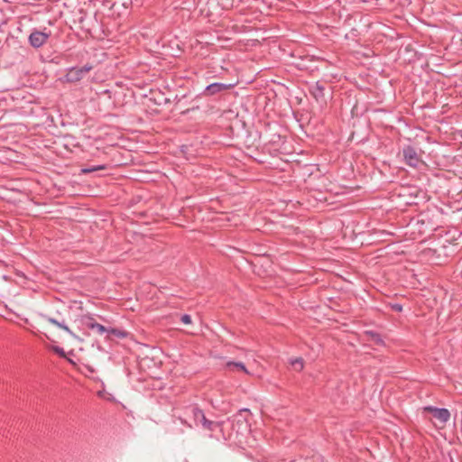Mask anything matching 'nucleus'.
<instances>
[{
    "mask_svg": "<svg viewBox=\"0 0 462 462\" xmlns=\"http://www.w3.org/2000/svg\"><path fill=\"white\" fill-rule=\"evenodd\" d=\"M185 414L188 418L192 420L193 424L189 423L187 419L180 418L182 424L189 428L200 427L208 431H214L223 426V421H214L207 419L204 411L196 405H190L186 408Z\"/></svg>",
    "mask_w": 462,
    "mask_h": 462,
    "instance_id": "nucleus-1",
    "label": "nucleus"
},
{
    "mask_svg": "<svg viewBox=\"0 0 462 462\" xmlns=\"http://www.w3.org/2000/svg\"><path fill=\"white\" fill-rule=\"evenodd\" d=\"M250 410L244 408L238 411L231 419L233 430L237 433L249 430L250 423L248 421V415H250Z\"/></svg>",
    "mask_w": 462,
    "mask_h": 462,
    "instance_id": "nucleus-2",
    "label": "nucleus"
},
{
    "mask_svg": "<svg viewBox=\"0 0 462 462\" xmlns=\"http://www.w3.org/2000/svg\"><path fill=\"white\" fill-rule=\"evenodd\" d=\"M51 30L44 28L42 31L33 29L29 35L28 42L35 49L43 46L51 37Z\"/></svg>",
    "mask_w": 462,
    "mask_h": 462,
    "instance_id": "nucleus-3",
    "label": "nucleus"
},
{
    "mask_svg": "<svg viewBox=\"0 0 462 462\" xmlns=\"http://www.w3.org/2000/svg\"><path fill=\"white\" fill-rule=\"evenodd\" d=\"M402 155L405 163L412 168H416L420 162L416 148L411 145H405L402 148Z\"/></svg>",
    "mask_w": 462,
    "mask_h": 462,
    "instance_id": "nucleus-4",
    "label": "nucleus"
},
{
    "mask_svg": "<svg viewBox=\"0 0 462 462\" xmlns=\"http://www.w3.org/2000/svg\"><path fill=\"white\" fill-rule=\"evenodd\" d=\"M233 87L232 84H224L220 82H214L207 86L204 89L203 95L211 97L215 96L218 93H222L230 89Z\"/></svg>",
    "mask_w": 462,
    "mask_h": 462,
    "instance_id": "nucleus-5",
    "label": "nucleus"
},
{
    "mask_svg": "<svg viewBox=\"0 0 462 462\" xmlns=\"http://www.w3.org/2000/svg\"><path fill=\"white\" fill-rule=\"evenodd\" d=\"M425 411L430 412L436 420L443 424H445L450 418L449 411L445 408L428 406L425 408Z\"/></svg>",
    "mask_w": 462,
    "mask_h": 462,
    "instance_id": "nucleus-6",
    "label": "nucleus"
},
{
    "mask_svg": "<svg viewBox=\"0 0 462 462\" xmlns=\"http://www.w3.org/2000/svg\"><path fill=\"white\" fill-rule=\"evenodd\" d=\"M39 317L41 319H42L43 320H46L49 323L53 324L56 327H58L59 328L66 331L67 333H69L72 337H76L75 334L68 327V325H67V323H66L64 319H58V318L51 317V316H49L47 314H44V313H40Z\"/></svg>",
    "mask_w": 462,
    "mask_h": 462,
    "instance_id": "nucleus-7",
    "label": "nucleus"
},
{
    "mask_svg": "<svg viewBox=\"0 0 462 462\" xmlns=\"http://www.w3.org/2000/svg\"><path fill=\"white\" fill-rule=\"evenodd\" d=\"M83 324L86 326V328L96 331L99 335H103L104 333L107 334L108 328L97 323L92 317H85L83 319Z\"/></svg>",
    "mask_w": 462,
    "mask_h": 462,
    "instance_id": "nucleus-8",
    "label": "nucleus"
},
{
    "mask_svg": "<svg viewBox=\"0 0 462 462\" xmlns=\"http://www.w3.org/2000/svg\"><path fill=\"white\" fill-rule=\"evenodd\" d=\"M92 69V66L85 65L81 68H72L68 73V78L69 81H78L80 80L85 74Z\"/></svg>",
    "mask_w": 462,
    "mask_h": 462,
    "instance_id": "nucleus-9",
    "label": "nucleus"
},
{
    "mask_svg": "<svg viewBox=\"0 0 462 462\" xmlns=\"http://www.w3.org/2000/svg\"><path fill=\"white\" fill-rule=\"evenodd\" d=\"M324 86L319 82H316L315 85L310 88V93L317 100L324 97Z\"/></svg>",
    "mask_w": 462,
    "mask_h": 462,
    "instance_id": "nucleus-10",
    "label": "nucleus"
},
{
    "mask_svg": "<svg viewBox=\"0 0 462 462\" xmlns=\"http://www.w3.org/2000/svg\"><path fill=\"white\" fill-rule=\"evenodd\" d=\"M365 335L369 340H372L376 345H383V340L379 333L372 330H366L365 331Z\"/></svg>",
    "mask_w": 462,
    "mask_h": 462,
    "instance_id": "nucleus-11",
    "label": "nucleus"
},
{
    "mask_svg": "<svg viewBox=\"0 0 462 462\" xmlns=\"http://www.w3.org/2000/svg\"><path fill=\"white\" fill-rule=\"evenodd\" d=\"M226 366L230 370H233L236 368L237 370H241V371L245 372V374H248V371H247L245 365L242 362L229 361L226 363Z\"/></svg>",
    "mask_w": 462,
    "mask_h": 462,
    "instance_id": "nucleus-12",
    "label": "nucleus"
},
{
    "mask_svg": "<svg viewBox=\"0 0 462 462\" xmlns=\"http://www.w3.org/2000/svg\"><path fill=\"white\" fill-rule=\"evenodd\" d=\"M106 169H107V165L106 164H98V165H95V166H92V167L82 168L81 169V173L82 174H88V173H91V172H94V171H101V170H106Z\"/></svg>",
    "mask_w": 462,
    "mask_h": 462,
    "instance_id": "nucleus-13",
    "label": "nucleus"
},
{
    "mask_svg": "<svg viewBox=\"0 0 462 462\" xmlns=\"http://www.w3.org/2000/svg\"><path fill=\"white\" fill-rule=\"evenodd\" d=\"M110 335H114L119 338H123V337H126V333L125 331H122L120 329H117V328H108V331H107V337L109 338L110 337Z\"/></svg>",
    "mask_w": 462,
    "mask_h": 462,
    "instance_id": "nucleus-14",
    "label": "nucleus"
},
{
    "mask_svg": "<svg viewBox=\"0 0 462 462\" xmlns=\"http://www.w3.org/2000/svg\"><path fill=\"white\" fill-rule=\"evenodd\" d=\"M291 365L298 371H300L303 368V361L301 358H297V359L291 361Z\"/></svg>",
    "mask_w": 462,
    "mask_h": 462,
    "instance_id": "nucleus-15",
    "label": "nucleus"
},
{
    "mask_svg": "<svg viewBox=\"0 0 462 462\" xmlns=\"http://www.w3.org/2000/svg\"><path fill=\"white\" fill-rule=\"evenodd\" d=\"M52 350L61 357H65V351L62 347L55 346L52 347Z\"/></svg>",
    "mask_w": 462,
    "mask_h": 462,
    "instance_id": "nucleus-16",
    "label": "nucleus"
},
{
    "mask_svg": "<svg viewBox=\"0 0 462 462\" xmlns=\"http://www.w3.org/2000/svg\"><path fill=\"white\" fill-rule=\"evenodd\" d=\"M180 321L184 324H190L191 323V317L189 314H183L180 317Z\"/></svg>",
    "mask_w": 462,
    "mask_h": 462,
    "instance_id": "nucleus-17",
    "label": "nucleus"
},
{
    "mask_svg": "<svg viewBox=\"0 0 462 462\" xmlns=\"http://www.w3.org/2000/svg\"><path fill=\"white\" fill-rule=\"evenodd\" d=\"M391 309L396 312H401L402 310V305L399 303L391 304Z\"/></svg>",
    "mask_w": 462,
    "mask_h": 462,
    "instance_id": "nucleus-18",
    "label": "nucleus"
},
{
    "mask_svg": "<svg viewBox=\"0 0 462 462\" xmlns=\"http://www.w3.org/2000/svg\"><path fill=\"white\" fill-rule=\"evenodd\" d=\"M196 108H199V106L192 107V108H190V110H194V109H196ZM189 109H187V110H185V111H183V112H182V114H184V115H185V114H187V113H189Z\"/></svg>",
    "mask_w": 462,
    "mask_h": 462,
    "instance_id": "nucleus-19",
    "label": "nucleus"
},
{
    "mask_svg": "<svg viewBox=\"0 0 462 462\" xmlns=\"http://www.w3.org/2000/svg\"><path fill=\"white\" fill-rule=\"evenodd\" d=\"M80 76V73L74 72L73 77Z\"/></svg>",
    "mask_w": 462,
    "mask_h": 462,
    "instance_id": "nucleus-20",
    "label": "nucleus"
}]
</instances>
